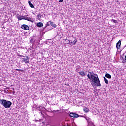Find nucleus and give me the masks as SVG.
<instances>
[{
    "instance_id": "obj_16",
    "label": "nucleus",
    "mask_w": 126,
    "mask_h": 126,
    "mask_svg": "<svg viewBox=\"0 0 126 126\" xmlns=\"http://www.w3.org/2000/svg\"><path fill=\"white\" fill-rule=\"evenodd\" d=\"M76 43H77V40L75 39V40H74L73 41L72 44V45H75L76 44Z\"/></svg>"
},
{
    "instance_id": "obj_7",
    "label": "nucleus",
    "mask_w": 126,
    "mask_h": 126,
    "mask_svg": "<svg viewBox=\"0 0 126 126\" xmlns=\"http://www.w3.org/2000/svg\"><path fill=\"white\" fill-rule=\"evenodd\" d=\"M25 20H27L28 21H32L33 18H30V17L25 16Z\"/></svg>"
},
{
    "instance_id": "obj_27",
    "label": "nucleus",
    "mask_w": 126,
    "mask_h": 126,
    "mask_svg": "<svg viewBox=\"0 0 126 126\" xmlns=\"http://www.w3.org/2000/svg\"><path fill=\"white\" fill-rule=\"evenodd\" d=\"M20 57H24V56H20Z\"/></svg>"
},
{
    "instance_id": "obj_21",
    "label": "nucleus",
    "mask_w": 126,
    "mask_h": 126,
    "mask_svg": "<svg viewBox=\"0 0 126 126\" xmlns=\"http://www.w3.org/2000/svg\"><path fill=\"white\" fill-rule=\"evenodd\" d=\"M16 70H17V71H22V70H20L18 69H16Z\"/></svg>"
},
{
    "instance_id": "obj_15",
    "label": "nucleus",
    "mask_w": 126,
    "mask_h": 126,
    "mask_svg": "<svg viewBox=\"0 0 126 126\" xmlns=\"http://www.w3.org/2000/svg\"><path fill=\"white\" fill-rule=\"evenodd\" d=\"M50 25H51V26H53V27H56V24H54L53 22H50Z\"/></svg>"
},
{
    "instance_id": "obj_18",
    "label": "nucleus",
    "mask_w": 126,
    "mask_h": 126,
    "mask_svg": "<svg viewBox=\"0 0 126 126\" xmlns=\"http://www.w3.org/2000/svg\"><path fill=\"white\" fill-rule=\"evenodd\" d=\"M37 19H41V18H42V17L41 16L40 14L37 15Z\"/></svg>"
},
{
    "instance_id": "obj_5",
    "label": "nucleus",
    "mask_w": 126,
    "mask_h": 126,
    "mask_svg": "<svg viewBox=\"0 0 126 126\" xmlns=\"http://www.w3.org/2000/svg\"><path fill=\"white\" fill-rule=\"evenodd\" d=\"M21 28L24 30H29V27L25 24L22 25Z\"/></svg>"
},
{
    "instance_id": "obj_11",
    "label": "nucleus",
    "mask_w": 126,
    "mask_h": 126,
    "mask_svg": "<svg viewBox=\"0 0 126 126\" xmlns=\"http://www.w3.org/2000/svg\"><path fill=\"white\" fill-rule=\"evenodd\" d=\"M79 75H81V76H85L86 73L84 71H81L79 72Z\"/></svg>"
},
{
    "instance_id": "obj_25",
    "label": "nucleus",
    "mask_w": 126,
    "mask_h": 126,
    "mask_svg": "<svg viewBox=\"0 0 126 126\" xmlns=\"http://www.w3.org/2000/svg\"><path fill=\"white\" fill-rule=\"evenodd\" d=\"M13 94H15V91H13Z\"/></svg>"
},
{
    "instance_id": "obj_2",
    "label": "nucleus",
    "mask_w": 126,
    "mask_h": 126,
    "mask_svg": "<svg viewBox=\"0 0 126 126\" xmlns=\"http://www.w3.org/2000/svg\"><path fill=\"white\" fill-rule=\"evenodd\" d=\"M0 103L2 106L5 108V109L10 108V107H11V105H12V102H11V101H9L5 99H0Z\"/></svg>"
},
{
    "instance_id": "obj_24",
    "label": "nucleus",
    "mask_w": 126,
    "mask_h": 126,
    "mask_svg": "<svg viewBox=\"0 0 126 126\" xmlns=\"http://www.w3.org/2000/svg\"><path fill=\"white\" fill-rule=\"evenodd\" d=\"M124 59L125 60V61H126V56H125Z\"/></svg>"
},
{
    "instance_id": "obj_9",
    "label": "nucleus",
    "mask_w": 126,
    "mask_h": 126,
    "mask_svg": "<svg viewBox=\"0 0 126 126\" xmlns=\"http://www.w3.org/2000/svg\"><path fill=\"white\" fill-rule=\"evenodd\" d=\"M44 24L42 22H39L37 23L36 26L37 27H43Z\"/></svg>"
},
{
    "instance_id": "obj_22",
    "label": "nucleus",
    "mask_w": 126,
    "mask_h": 126,
    "mask_svg": "<svg viewBox=\"0 0 126 126\" xmlns=\"http://www.w3.org/2000/svg\"><path fill=\"white\" fill-rule=\"evenodd\" d=\"M113 22H114V23H117V20H113Z\"/></svg>"
},
{
    "instance_id": "obj_4",
    "label": "nucleus",
    "mask_w": 126,
    "mask_h": 126,
    "mask_svg": "<svg viewBox=\"0 0 126 126\" xmlns=\"http://www.w3.org/2000/svg\"><path fill=\"white\" fill-rule=\"evenodd\" d=\"M121 44H122V41H121V40H119L116 44V48L117 50H120V49H121Z\"/></svg>"
},
{
    "instance_id": "obj_1",
    "label": "nucleus",
    "mask_w": 126,
    "mask_h": 126,
    "mask_svg": "<svg viewBox=\"0 0 126 126\" xmlns=\"http://www.w3.org/2000/svg\"><path fill=\"white\" fill-rule=\"evenodd\" d=\"M90 74V76H92L91 80L92 81V85H96V86H101V83L100 82V80L98 77V75L96 74L95 76L92 75V73L89 72Z\"/></svg>"
},
{
    "instance_id": "obj_10",
    "label": "nucleus",
    "mask_w": 126,
    "mask_h": 126,
    "mask_svg": "<svg viewBox=\"0 0 126 126\" xmlns=\"http://www.w3.org/2000/svg\"><path fill=\"white\" fill-rule=\"evenodd\" d=\"M28 3H29V6H30V7H32V8H35V6L33 5V4H32V3H31V1H29Z\"/></svg>"
},
{
    "instance_id": "obj_19",
    "label": "nucleus",
    "mask_w": 126,
    "mask_h": 126,
    "mask_svg": "<svg viewBox=\"0 0 126 126\" xmlns=\"http://www.w3.org/2000/svg\"><path fill=\"white\" fill-rule=\"evenodd\" d=\"M87 77H88V78L89 79H91V78H92V76H90V75H89V74H88V75H87Z\"/></svg>"
},
{
    "instance_id": "obj_20",
    "label": "nucleus",
    "mask_w": 126,
    "mask_h": 126,
    "mask_svg": "<svg viewBox=\"0 0 126 126\" xmlns=\"http://www.w3.org/2000/svg\"><path fill=\"white\" fill-rule=\"evenodd\" d=\"M67 41H68L67 44H69L70 45H71V44H72V41H71V42H70V40H67Z\"/></svg>"
},
{
    "instance_id": "obj_8",
    "label": "nucleus",
    "mask_w": 126,
    "mask_h": 126,
    "mask_svg": "<svg viewBox=\"0 0 126 126\" xmlns=\"http://www.w3.org/2000/svg\"><path fill=\"white\" fill-rule=\"evenodd\" d=\"M17 18L18 20H22V19H25V16H17Z\"/></svg>"
},
{
    "instance_id": "obj_3",
    "label": "nucleus",
    "mask_w": 126,
    "mask_h": 126,
    "mask_svg": "<svg viewBox=\"0 0 126 126\" xmlns=\"http://www.w3.org/2000/svg\"><path fill=\"white\" fill-rule=\"evenodd\" d=\"M70 117H71L72 118H78L79 115L76 113L72 112L70 113Z\"/></svg>"
},
{
    "instance_id": "obj_13",
    "label": "nucleus",
    "mask_w": 126,
    "mask_h": 126,
    "mask_svg": "<svg viewBox=\"0 0 126 126\" xmlns=\"http://www.w3.org/2000/svg\"><path fill=\"white\" fill-rule=\"evenodd\" d=\"M83 110L84 111V112H85L86 113H88V112L89 111V109H88V108L85 107L84 108Z\"/></svg>"
},
{
    "instance_id": "obj_6",
    "label": "nucleus",
    "mask_w": 126,
    "mask_h": 126,
    "mask_svg": "<svg viewBox=\"0 0 126 126\" xmlns=\"http://www.w3.org/2000/svg\"><path fill=\"white\" fill-rule=\"evenodd\" d=\"M24 62L25 63H29V57L28 56H26V58H23Z\"/></svg>"
},
{
    "instance_id": "obj_23",
    "label": "nucleus",
    "mask_w": 126,
    "mask_h": 126,
    "mask_svg": "<svg viewBox=\"0 0 126 126\" xmlns=\"http://www.w3.org/2000/svg\"><path fill=\"white\" fill-rule=\"evenodd\" d=\"M63 0H60L59 2H63Z\"/></svg>"
},
{
    "instance_id": "obj_28",
    "label": "nucleus",
    "mask_w": 126,
    "mask_h": 126,
    "mask_svg": "<svg viewBox=\"0 0 126 126\" xmlns=\"http://www.w3.org/2000/svg\"><path fill=\"white\" fill-rule=\"evenodd\" d=\"M93 126H96L95 125H94V124H93Z\"/></svg>"
},
{
    "instance_id": "obj_14",
    "label": "nucleus",
    "mask_w": 126,
    "mask_h": 126,
    "mask_svg": "<svg viewBox=\"0 0 126 126\" xmlns=\"http://www.w3.org/2000/svg\"><path fill=\"white\" fill-rule=\"evenodd\" d=\"M104 79L105 83H106V84H108L109 83V81H108V79H107V78H106V77H104Z\"/></svg>"
},
{
    "instance_id": "obj_29",
    "label": "nucleus",
    "mask_w": 126,
    "mask_h": 126,
    "mask_svg": "<svg viewBox=\"0 0 126 126\" xmlns=\"http://www.w3.org/2000/svg\"><path fill=\"white\" fill-rule=\"evenodd\" d=\"M94 74V75H95V74Z\"/></svg>"
},
{
    "instance_id": "obj_26",
    "label": "nucleus",
    "mask_w": 126,
    "mask_h": 126,
    "mask_svg": "<svg viewBox=\"0 0 126 126\" xmlns=\"http://www.w3.org/2000/svg\"><path fill=\"white\" fill-rule=\"evenodd\" d=\"M12 89H13V90H14V88H12Z\"/></svg>"
},
{
    "instance_id": "obj_17",
    "label": "nucleus",
    "mask_w": 126,
    "mask_h": 126,
    "mask_svg": "<svg viewBox=\"0 0 126 126\" xmlns=\"http://www.w3.org/2000/svg\"><path fill=\"white\" fill-rule=\"evenodd\" d=\"M51 24V22H48L46 24V26L45 27V28H46V27H47V26H49Z\"/></svg>"
},
{
    "instance_id": "obj_12",
    "label": "nucleus",
    "mask_w": 126,
    "mask_h": 126,
    "mask_svg": "<svg viewBox=\"0 0 126 126\" xmlns=\"http://www.w3.org/2000/svg\"><path fill=\"white\" fill-rule=\"evenodd\" d=\"M105 77H107V78H109V79H111V78H112V76H111V75H110L108 73L105 74Z\"/></svg>"
}]
</instances>
